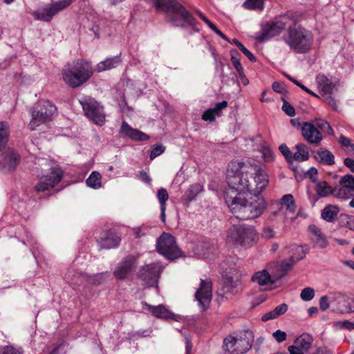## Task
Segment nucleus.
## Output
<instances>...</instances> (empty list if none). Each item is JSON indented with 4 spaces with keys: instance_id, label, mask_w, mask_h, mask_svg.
I'll use <instances>...</instances> for the list:
<instances>
[{
    "instance_id": "1",
    "label": "nucleus",
    "mask_w": 354,
    "mask_h": 354,
    "mask_svg": "<svg viewBox=\"0 0 354 354\" xmlns=\"http://www.w3.org/2000/svg\"><path fill=\"white\" fill-rule=\"evenodd\" d=\"M249 174L253 176L256 184L254 194L261 195L269 183V177L261 166L250 162L235 160L228 165L227 170L228 186L236 189L238 192L243 194L251 192V185L248 176Z\"/></svg>"
},
{
    "instance_id": "2",
    "label": "nucleus",
    "mask_w": 354,
    "mask_h": 354,
    "mask_svg": "<svg viewBox=\"0 0 354 354\" xmlns=\"http://www.w3.org/2000/svg\"><path fill=\"white\" fill-rule=\"evenodd\" d=\"M236 189L228 186L225 192V200L232 213L239 220L246 221L259 217L267 205L261 195L254 194L248 199L238 197L241 194Z\"/></svg>"
},
{
    "instance_id": "3",
    "label": "nucleus",
    "mask_w": 354,
    "mask_h": 354,
    "mask_svg": "<svg viewBox=\"0 0 354 354\" xmlns=\"http://www.w3.org/2000/svg\"><path fill=\"white\" fill-rule=\"evenodd\" d=\"M158 11L165 12L167 19L172 26L180 28H192L198 32V22L193 15L177 0H153Z\"/></svg>"
},
{
    "instance_id": "4",
    "label": "nucleus",
    "mask_w": 354,
    "mask_h": 354,
    "mask_svg": "<svg viewBox=\"0 0 354 354\" xmlns=\"http://www.w3.org/2000/svg\"><path fill=\"white\" fill-rule=\"evenodd\" d=\"M282 40L293 53L305 54L311 50L314 36L310 30L298 22H291L282 36Z\"/></svg>"
},
{
    "instance_id": "5",
    "label": "nucleus",
    "mask_w": 354,
    "mask_h": 354,
    "mask_svg": "<svg viewBox=\"0 0 354 354\" xmlns=\"http://www.w3.org/2000/svg\"><path fill=\"white\" fill-rule=\"evenodd\" d=\"M93 74L91 64L84 59L77 60L62 72L64 82L71 88L82 85L92 77Z\"/></svg>"
},
{
    "instance_id": "6",
    "label": "nucleus",
    "mask_w": 354,
    "mask_h": 354,
    "mask_svg": "<svg viewBox=\"0 0 354 354\" xmlns=\"http://www.w3.org/2000/svg\"><path fill=\"white\" fill-rule=\"evenodd\" d=\"M300 16L296 13L288 12L286 14L279 16L274 21H269L261 28V32L257 35V39L260 42L269 40L270 39L280 35L289 24L299 22Z\"/></svg>"
},
{
    "instance_id": "7",
    "label": "nucleus",
    "mask_w": 354,
    "mask_h": 354,
    "mask_svg": "<svg viewBox=\"0 0 354 354\" xmlns=\"http://www.w3.org/2000/svg\"><path fill=\"white\" fill-rule=\"evenodd\" d=\"M259 236L254 227L245 225H233L229 229L227 242L236 246L249 248L255 244Z\"/></svg>"
},
{
    "instance_id": "8",
    "label": "nucleus",
    "mask_w": 354,
    "mask_h": 354,
    "mask_svg": "<svg viewBox=\"0 0 354 354\" xmlns=\"http://www.w3.org/2000/svg\"><path fill=\"white\" fill-rule=\"evenodd\" d=\"M56 111L57 107L49 100L39 101L30 111L29 129L34 131L40 124L51 121Z\"/></svg>"
},
{
    "instance_id": "9",
    "label": "nucleus",
    "mask_w": 354,
    "mask_h": 354,
    "mask_svg": "<svg viewBox=\"0 0 354 354\" xmlns=\"http://www.w3.org/2000/svg\"><path fill=\"white\" fill-rule=\"evenodd\" d=\"M253 341L252 332L245 331L239 337L227 336L223 339V348L229 354H243L252 348Z\"/></svg>"
},
{
    "instance_id": "10",
    "label": "nucleus",
    "mask_w": 354,
    "mask_h": 354,
    "mask_svg": "<svg viewBox=\"0 0 354 354\" xmlns=\"http://www.w3.org/2000/svg\"><path fill=\"white\" fill-rule=\"evenodd\" d=\"M85 115L93 123L102 126L105 122L103 106L91 96L84 95L79 99Z\"/></svg>"
},
{
    "instance_id": "11",
    "label": "nucleus",
    "mask_w": 354,
    "mask_h": 354,
    "mask_svg": "<svg viewBox=\"0 0 354 354\" xmlns=\"http://www.w3.org/2000/svg\"><path fill=\"white\" fill-rule=\"evenodd\" d=\"M158 252L166 258L174 260L181 256L182 252L178 248L174 236L162 233L156 243Z\"/></svg>"
},
{
    "instance_id": "12",
    "label": "nucleus",
    "mask_w": 354,
    "mask_h": 354,
    "mask_svg": "<svg viewBox=\"0 0 354 354\" xmlns=\"http://www.w3.org/2000/svg\"><path fill=\"white\" fill-rule=\"evenodd\" d=\"M162 270V268L160 263H151L140 269L138 277L145 287L157 286Z\"/></svg>"
},
{
    "instance_id": "13",
    "label": "nucleus",
    "mask_w": 354,
    "mask_h": 354,
    "mask_svg": "<svg viewBox=\"0 0 354 354\" xmlns=\"http://www.w3.org/2000/svg\"><path fill=\"white\" fill-rule=\"evenodd\" d=\"M73 0H59L51 4L37 10L34 13L35 19L44 21H50L52 18L59 12L65 10L73 2Z\"/></svg>"
},
{
    "instance_id": "14",
    "label": "nucleus",
    "mask_w": 354,
    "mask_h": 354,
    "mask_svg": "<svg viewBox=\"0 0 354 354\" xmlns=\"http://www.w3.org/2000/svg\"><path fill=\"white\" fill-rule=\"evenodd\" d=\"M63 172L59 167H53L48 174L42 176L37 185L34 187L37 192H44L54 187L62 180Z\"/></svg>"
},
{
    "instance_id": "15",
    "label": "nucleus",
    "mask_w": 354,
    "mask_h": 354,
    "mask_svg": "<svg viewBox=\"0 0 354 354\" xmlns=\"http://www.w3.org/2000/svg\"><path fill=\"white\" fill-rule=\"evenodd\" d=\"M195 298L201 310L209 306L212 298V283L210 279H201L199 288L195 293Z\"/></svg>"
},
{
    "instance_id": "16",
    "label": "nucleus",
    "mask_w": 354,
    "mask_h": 354,
    "mask_svg": "<svg viewBox=\"0 0 354 354\" xmlns=\"http://www.w3.org/2000/svg\"><path fill=\"white\" fill-rule=\"evenodd\" d=\"M308 251L309 248L306 245H291L288 251L290 254L289 259L283 260L281 262V267L283 270L287 271L292 269L295 264L306 257V255Z\"/></svg>"
},
{
    "instance_id": "17",
    "label": "nucleus",
    "mask_w": 354,
    "mask_h": 354,
    "mask_svg": "<svg viewBox=\"0 0 354 354\" xmlns=\"http://www.w3.org/2000/svg\"><path fill=\"white\" fill-rule=\"evenodd\" d=\"M138 264V258L129 255L124 257L115 268L113 275L119 280L124 279L129 275Z\"/></svg>"
},
{
    "instance_id": "18",
    "label": "nucleus",
    "mask_w": 354,
    "mask_h": 354,
    "mask_svg": "<svg viewBox=\"0 0 354 354\" xmlns=\"http://www.w3.org/2000/svg\"><path fill=\"white\" fill-rule=\"evenodd\" d=\"M330 302L335 305V310L341 313H354V296L348 297L341 292L335 293Z\"/></svg>"
},
{
    "instance_id": "19",
    "label": "nucleus",
    "mask_w": 354,
    "mask_h": 354,
    "mask_svg": "<svg viewBox=\"0 0 354 354\" xmlns=\"http://www.w3.org/2000/svg\"><path fill=\"white\" fill-rule=\"evenodd\" d=\"M301 132L305 140L315 147L319 145L323 140L322 133L317 129L312 122H304L301 127Z\"/></svg>"
},
{
    "instance_id": "20",
    "label": "nucleus",
    "mask_w": 354,
    "mask_h": 354,
    "mask_svg": "<svg viewBox=\"0 0 354 354\" xmlns=\"http://www.w3.org/2000/svg\"><path fill=\"white\" fill-rule=\"evenodd\" d=\"M19 161V154L12 149H8L0 155V167L6 171L15 170Z\"/></svg>"
},
{
    "instance_id": "21",
    "label": "nucleus",
    "mask_w": 354,
    "mask_h": 354,
    "mask_svg": "<svg viewBox=\"0 0 354 354\" xmlns=\"http://www.w3.org/2000/svg\"><path fill=\"white\" fill-rule=\"evenodd\" d=\"M315 191L316 194H313L310 189L307 192L308 199L313 206L315 205L316 202L320 198L327 197L330 194H333L334 189H333L327 182L321 181L317 182L315 186Z\"/></svg>"
},
{
    "instance_id": "22",
    "label": "nucleus",
    "mask_w": 354,
    "mask_h": 354,
    "mask_svg": "<svg viewBox=\"0 0 354 354\" xmlns=\"http://www.w3.org/2000/svg\"><path fill=\"white\" fill-rule=\"evenodd\" d=\"M121 239L114 230L104 232L97 239V243L101 249H111L117 248Z\"/></svg>"
},
{
    "instance_id": "23",
    "label": "nucleus",
    "mask_w": 354,
    "mask_h": 354,
    "mask_svg": "<svg viewBox=\"0 0 354 354\" xmlns=\"http://www.w3.org/2000/svg\"><path fill=\"white\" fill-rule=\"evenodd\" d=\"M120 136L135 141H145L149 139V136L144 132L132 128L127 122L123 121L119 130Z\"/></svg>"
},
{
    "instance_id": "24",
    "label": "nucleus",
    "mask_w": 354,
    "mask_h": 354,
    "mask_svg": "<svg viewBox=\"0 0 354 354\" xmlns=\"http://www.w3.org/2000/svg\"><path fill=\"white\" fill-rule=\"evenodd\" d=\"M120 136L135 141H145L149 139V136L144 132L132 128L127 122L123 121L119 130Z\"/></svg>"
},
{
    "instance_id": "25",
    "label": "nucleus",
    "mask_w": 354,
    "mask_h": 354,
    "mask_svg": "<svg viewBox=\"0 0 354 354\" xmlns=\"http://www.w3.org/2000/svg\"><path fill=\"white\" fill-rule=\"evenodd\" d=\"M280 278L269 274L267 270L257 272L252 277V281L259 286H272Z\"/></svg>"
},
{
    "instance_id": "26",
    "label": "nucleus",
    "mask_w": 354,
    "mask_h": 354,
    "mask_svg": "<svg viewBox=\"0 0 354 354\" xmlns=\"http://www.w3.org/2000/svg\"><path fill=\"white\" fill-rule=\"evenodd\" d=\"M308 230L311 234V239L315 246L319 248H325L328 245V241L322 230L315 225H310Z\"/></svg>"
},
{
    "instance_id": "27",
    "label": "nucleus",
    "mask_w": 354,
    "mask_h": 354,
    "mask_svg": "<svg viewBox=\"0 0 354 354\" xmlns=\"http://www.w3.org/2000/svg\"><path fill=\"white\" fill-rule=\"evenodd\" d=\"M122 62L121 53L119 55L108 57L104 61L100 62L97 64L96 71L97 72H102L107 70H111L116 68Z\"/></svg>"
},
{
    "instance_id": "28",
    "label": "nucleus",
    "mask_w": 354,
    "mask_h": 354,
    "mask_svg": "<svg viewBox=\"0 0 354 354\" xmlns=\"http://www.w3.org/2000/svg\"><path fill=\"white\" fill-rule=\"evenodd\" d=\"M142 306L145 308L149 310L153 316L158 318L167 319L172 317L171 313L166 309L163 305L154 306L147 302H142Z\"/></svg>"
},
{
    "instance_id": "29",
    "label": "nucleus",
    "mask_w": 354,
    "mask_h": 354,
    "mask_svg": "<svg viewBox=\"0 0 354 354\" xmlns=\"http://www.w3.org/2000/svg\"><path fill=\"white\" fill-rule=\"evenodd\" d=\"M317 82L323 95H331L335 88V84L330 80L325 75H319L317 77Z\"/></svg>"
},
{
    "instance_id": "30",
    "label": "nucleus",
    "mask_w": 354,
    "mask_h": 354,
    "mask_svg": "<svg viewBox=\"0 0 354 354\" xmlns=\"http://www.w3.org/2000/svg\"><path fill=\"white\" fill-rule=\"evenodd\" d=\"M315 158L319 162L325 165L331 166L335 163L334 155L326 149L320 148L317 150Z\"/></svg>"
},
{
    "instance_id": "31",
    "label": "nucleus",
    "mask_w": 354,
    "mask_h": 354,
    "mask_svg": "<svg viewBox=\"0 0 354 354\" xmlns=\"http://www.w3.org/2000/svg\"><path fill=\"white\" fill-rule=\"evenodd\" d=\"M313 342V338L311 335L308 333H303L295 340L293 344L299 347V349L308 353Z\"/></svg>"
},
{
    "instance_id": "32",
    "label": "nucleus",
    "mask_w": 354,
    "mask_h": 354,
    "mask_svg": "<svg viewBox=\"0 0 354 354\" xmlns=\"http://www.w3.org/2000/svg\"><path fill=\"white\" fill-rule=\"evenodd\" d=\"M288 309V306L286 304H281L274 308L273 310L269 311L265 313L262 317L261 320L263 322H267L271 319H276L279 316L283 315L286 313Z\"/></svg>"
},
{
    "instance_id": "33",
    "label": "nucleus",
    "mask_w": 354,
    "mask_h": 354,
    "mask_svg": "<svg viewBox=\"0 0 354 354\" xmlns=\"http://www.w3.org/2000/svg\"><path fill=\"white\" fill-rule=\"evenodd\" d=\"M297 151L293 153L292 158L299 162L306 161L309 158L308 148L304 143H299L295 147Z\"/></svg>"
},
{
    "instance_id": "34",
    "label": "nucleus",
    "mask_w": 354,
    "mask_h": 354,
    "mask_svg": "<svg viewBox=\"0 0 354 354\" xmlns=\"http://www.w3.org/2000/svg\"><path fill=\"white\" fill-rule=\"evenodd\" d=\"M203 190V186L200 183L191 185L185 192L183 198L187 202L194 200L198 194Z\"/></svg>"
},
{
    "instance_id": "35",
    "label": "nucleus",
    "mask_w": 354,
    "mask_h": 354,
    "mask_svg": "<svg viewBox=\"0 0 354 354\" xmlns=\"http://www.w3.org/2000/svg\"><path fill=\"white\" fill-rule=\"evenodd\" d=\"M339 213V208L335 205H329L322 212V218L327 222H333Z\"/></svg>"
},
{
    "instance_id": "36",
    "label": "nucleus",
    "mask_w": 354,
    "mask_h": 354,
    "mask_svg": "<svg viewBox=\"0 0 354 354\" xmlns=\"http://www.w3.org/2000/svg\"><path fill=\"white\" fill-rule=\"evenodd\" d=\"M10 136V127L6 122H0V151L7 145Z\"/></svg>"
},
{
    "instance_id": "37",
    "label": "nucleus",
    "mask_w": 354,
    "mask_h": 354,
    "mask_svg": "<svg viewBox=\"0 0 354 354\" xmlns=\"http://www.w3.org/2000/svg\"><path fill=\"white\" fill-rule=\"evenodd\" d=\"M88 187L97 189L102 186L101 174L97 171H93L86 180Z\"/></svg>"
},
{
    "instance_id": "38",
    "label": "nucleus",
    "mask_w": 354,
    "mask_h": 354,
    "mask_svg": "<svg viewBox=\"0 0 354 354\" xmlns=\"http://www.w3.org/2000/svg\"><path fill=\"white\" fill-rule=\"evenodd\" d=\"M333 195L338 198L348 200L354 196V191L349 188L344 187L343 185L339 184V187L335 188Z\"/></svg>"
},
{
    "instance_id": "39",
    "label": "nucleus",
    "mask_w": 354,
    "mask_h": 354,
    "mask_svg": "<svg viewBox=\"0 0 354 354\" xmlns=\"http://www.w3.org/2000/svg\"><path fill=\"white\" fill-rule=\"evenodd\" d=\"M241 282L239 280H234L231 277H227L224 282L225 288H227V291L230 292L232 294H236L238 292V288Z\"/></svg>"
},
{
    "instance_id": "40",
    "label": "nucleus",
    "mask_w": 354,
    "mask_h": 354,
    "mask_svg": "<svg viewBox=\"0 0 354 354\" xmlns=\"http://www.w3.org/2000/svg\"><path fill=\"white\" fill-rule=\"evenodd\" d=\"M281 205H286V210L290 213H294L296 210L294 197L292 194H286L281 198Z\"/></svg>"
},
{
    "instance_id": "41",
    "label": "nucleus",
    "mask_w": 354,
    "mask_h": 354,
    "mask_svg": "<svg viewBox=\"0 0 354 354\" xmlns=\"http://www.w3.org/2000/svg\"><path fill=\"white\" fill-rule=\"evenodd\" d=\"M313 124L316 127L317 129H319L321 132L326 131L328 135H334V131L332 127L326 120L322 119L315 120Z\"/></svg>"
},
{
    "instance_id": "42",
    "label": "nucleus",
    "mask_w": 354,
    "mask_h": 354,
    "mask_svg": "<svg viewBox=\"0 0 354 354\" xmlns=\"http://www.w3.org/2000/svg\"><path fill=\"white\" fill-rule=\"evenodd\" d=\"M230 56H231V62L232 63V65L236 70L238 75H241L242 72H243V68L241 66V64L240 62V55L236 50H230Z\"/></svg>"
},
{
    "instance_id": "43",
    "label": "nucleus",
    "mask_w": 354,
    "mask_h": 354,
    "mask_svg": "<svg viewBox=\"0 0 354 354\" xmlns=\"http://www.w3.org/2000/svg\"><path fill=\"white\" fill-rule=\"evenodd\" d=\"M245 8L249 10H259L263 9V0H246L243 5Z\"/></svg>"
},
{
    "instance_id": "44",
    "label": "nucleus",
    "mask_w": 354,
    "mask_h": 354,
    "mask_svg": "<svg viewBox=\"0 0 354 354\" xmlns=\"http://www.w3.org/2000/svg\"><path fill=\"white\" fill-rule=\"evenodd\" d=\"M339 184L343 185L344 187L349 188L354 191V176L346 174L342 176L339 180Z\"/></svg>"
},
{
    "instance_id": "45",
    "label": "nucleus",
    "mask_w": 354,
    "mask_h": 354,
    "mask_svg": "<svg viewBox=\"0 0 354 354\" xmlns=\"http://www.w3.org/2000/svg\"><path fill=\"white\" fill-rule=\"evenodd\" d=\"M106 273H98L93 275L86 277L88 283L93 285H100L104 281V274Z\"/></svg>"
},
{
    "instance_id": "46",
    "label": "nucleus",
    "mask_w": 354,
    "mask_h": 354,
    "mask_svg": "<svg viewBox=\"0 0 354 354\" xmlns=\"http://www.w3.org/2000/svg\"><path fill=\"white\" fill-rule=\"evenodd\" d=\"M315 297V291L312 288L308 287L304 288L300 294V297L303 301H308Z\"/></svg>"
},
{
    "instance_id": "47",
    "label": "nucleus",
    "mask_w": 354,
    "mask_h": 354,
    "mask_svg": "<svg viewBox=\"0 0 354 354\" xmlns=\"http://www.w3.org/2000/svg\"><path fill=\"white\" fill-rule=\"evenodd\" d=\"M157 198L160 207L166 206V202L169 199V194L166 189L160 188L158 190Z\"/></svg>"
},
{
    "instance_id": "48",
    "label": "nucleus",
    "mask_w": 354,
    "mask_h": 354,
    "mask_svg": "<svg viewBox=\"0 0 354 354\" xmlns=\"http://www.w3.org/2000/svg\"><path fill=\"white\" fill-rule=\"evenodd\" d=\"M336 328L339 329L344 328L348 330H354V322H351L348 320L338 321L335 323Z\"/></svg>"
},
{
    "instance_id": "49",
    "label": "nucleus",
    "mask_w": 354,
    "mask_h": 354,
    "mask_svg": "<svg viewBox=\"0 0 354 354\" xmlns=\"http://www.w3.org/2000/svg\"><path fill=\"white\" fill-rule=\"evenodd\" d=\"M165 148L162 145H156L151 151L150 159L153 160L160 156L165 151Z\"/></svg>"
},
{
    "instance_id": "50",
    "label": "nucleus",
    "mask_w": 354,
    "mask_h": 354,
    "mask_svg": "<svg viewBox=\"0 0 354 354\" xmlns=\"http://www.w3.org/2000/svg\"><path fill=\"white\" fill-rule=\"evenodd\" d=\"M282 110L290 117H292L295 115V108L287 101H284Z\"/></svg>"
},
{
    "instance_id": "51",
    "label": "nucleus",
    "mask_w": 354,
    "mask_h": 354,
    "mask_svg": "<svg viewBox=\"0 0 354 354\" xmlns=\"http://www.w3.org/2000/svg\"><path fill=\"white\" fill-rule=\"evenodd\" d=\"M272 336L275 339V340L279 343L284 342L287 338V335L286 332L282 331L281 330H277L275 332L273 333Z\"/></svg>"
},
{
    "instance_id": "52",
    "label": "nucleus",
    "mask_w": 354,
    "mask_h": 354,
    "mask_svg": "<svg viewBox=\"0 0 354 354\" xmlns=\"http://www.w3.org/2000/svg\"><path fill=\"white\" fill-rule=\"evenodd\" d=\"M239 46V49L248 58L250 62H255L257 61L255 56L248 48H246L243 44Z\"/></svg>"
},
{
    "instance_id": "53",
    "label": "nucleus",
    "mask_w": 354,
    "mask_h": 354,
    "mask_svg": "<svg viewBox=\"0 0 354 354\" xmlns=\"http://www.w3.org/2000/svg\"><path fill=\"white\" fill-rule=\"evenodd\" d=\"M330 307L329 297L326 295L322 296L319 299V308L321 310L325 311Z\"/></svg>"
},
{
    "instance_id": "54",
    "label": "nucleus",
    "mask_w": 354,
    "mask_h": 354,
    "mask_svg": "<svg viewBox=\"0 0 354 354\" xmlns=\"http://www.w3.org/2000/svg\"><path fill=\"white\" fill-rule=\"evenodd\" d=\"M0 354H21V353L11 346L0 347Z\"/></svg>"
},
{
    "instance_id": "55",
    "label": "nucleus",
    "mask_w": 354,
    "mask_h": 354,
    "mask_svg": "<svg viewBox=\"0 0 354 354\" xmlns=\"http://www.w3.org/2000/svg\"><path fill=\"white\" fill-rule=\"evenodd\" d=\"M279 149L286 159L292 158V153L286 145H281L279 147Z\"/></svg>"
},
{
    "instance_id": "56",
    "label": "nucleus",
    "mask_w": 354,
    "mask_h": 354,
    "mask_svg": "<svg viewBox=\"0 0 354 354\" xmlns=\"http://www.w3.org/2000/svg\"><path fill=\"white\" fill-rule=\"evenodd\" d=\"M136 238H141L147 234V227H136L133 229Z\"/></svg>"
},
{
    "instance_id": "57",
    "label": "nucleus",
    "mask_w": 354,
    "mask_h": 354,
    "mask_svg": "<svg viewBox=\"0 0 354 354\" xmlns=\"http://www.w3.org/2000/svg\"><path fill=\"white\" fill-rule=\"evenodd\" d=\"M266 161L270 162L274 158V153L269 147H264L262 151Z\"/></svg>"
},
{
    "instance_id": "58",
    "label": "nucleus",
    "mask_w": 354,
    "mask_h": 354,
    "mask_svg": "<svg viewBox=\"0 0 354 354\" xmlns=\"http://www.w3.org/2000/svg\"><path fill=\"white\" fill-rule=\"evenodd\" d=\"M215 115L209 109L206 110L202 115V119L205 121L213 122L215 120Z\"/></svg>"
},
{
    "instance_id": "59",
    "label": "nucleus",
    "mask_w": 354,
    "mask_h": 354,
    "mask_svg": "<svg viewBox=\"0 0 354 354\" xmlns=\"http://www.w3.org/2000/svg\"><path fill=\"white\" fill-rule=\"evenodd\" d=\"M326 100L328 104L335 111H338V103L337 101L332 97L330 95H326Z\"/></svg>"
},
{
    "instance_id": "60",
    "label": "nucleus",
    "mask_w": 354,
    "mask_h": 354,
    "mask_svg": "<svg viewBox=\"0 0 354 354\" xmlns=\"http://www.w3.org/2000/svg\"><path fill=\"white\" fill-rule=\"evenodd\" d=\"M275 232L274 231L269 227L263 228L262 231V236L266 239H271L274 236Z\"/></svg>"
},
{
    "instance_id": "61",
    "label": "nucleus",
    "mask_w": 354,
    "mask_h": 354,
    "mask_svg": "<svg viewBox=\"0 0 354 354\" xmlns=\"http://www.w3.org/2000/svg\"><path fill=\"white\" fill-rule=\"evenodd\" d=\"M339 143L342 147H351V145H352L351 140L348 138L344 136V135H340L339 138Z\"/></svg>"
},
{
    "instance_id": "62",
    "label": "nucleus",
    "mask_w": 354,
    "mask_h": 354,
    "mask_svg": "<svg viewBox=\"0 0 354 354\" xmlns=\"http://www.w3.org/2000/svg\"><path fill=\"white\" fill-rule=\"evenodd\" d=\"M344 165L349 169V170L354 173V160L351 158H346L344 160Z\"/></svg>"
},
{
    "instance_id": "63",
    "label": "nucleus",
    "mask_w": 354,
    "mask_h": 354,
    "mask_svg": "<svg viewBox=\"0 0 354 354\" xmlns=\"http://www.w3.org/2000/svg\"><path fill=\"white\" fill-rule=\"evenodd\" d=\"M272 89L279 93H283L285 91L284 85L277 82L272 84Z\"/></svg>"
},
{
    "instance_id": "64",
    "label": "nucleus",
    "mask_w": 354,
    "mask_h": 354,
    "mask_svg": "<svg viewBox=\"0 0 354 354\" xmlns=\"http://www.w3.org/2000/svg\"><path fill=\"white\" fill-rule=\"evenodd\" d=\"M290 354H305L306 353L303 350L299 349V347L295 346V344L291 345L288 348Z\"/></svg>"
}]
</instances>
